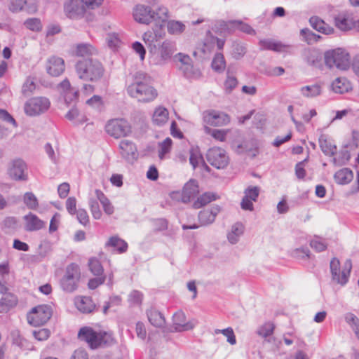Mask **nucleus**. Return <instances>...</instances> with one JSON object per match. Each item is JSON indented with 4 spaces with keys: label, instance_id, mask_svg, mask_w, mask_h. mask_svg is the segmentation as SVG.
<instances>
[{
    "label": "nucleus",
    "instance_id": "obj_1",
    "mask_svg": "<svg viewBox=\"0 0 359 359\" xmlns=\"http://www.w3.org/2000/svg\"><path fill=\"white\" fill-rule=\"evenodd\" d=\"M128 94L139 102H149L157 97V91L149 84V77L143 72H137L133 82L127 87Z\"/></svg>",
    "mask_w": 359,
    "mask_h": 359
},
{
    "label": "nucleus",
    "instance_id": "obj_2",
    "mask_svg": "<svg viewBox=\"0 0 359 359\" xmlns=\"http://www.w3.org/2000/svg\"><path fill=\"white\" fill-rule=\"evenodd\" d=\"M75 69L80 79L91 82L100 81L104 72L101 62L92 58L79 60L75 65Z\"/></svg>",
    "mask_w": 359,
    "mask_h": 359
},
{
    "label": "nucleus",
    "instance_id": "obj_3",
    "mask_svg": "<svg viewBox=\"0 0 359 359\" xmlns=\"http://www.w3.org/2000/svg\"><path fill=\"white\" fill-rule=\"evenodd\" d=\"M78 337L86 342L92 349L102 346H109L114 342L111 333L104 331L96 332L90 327H81L79 331Z\"/></svg>",
    "mask_w": 359,
    "mask_h": 359
},
{
    "label": "nucleus",
    "instance_id": "obj_4",
    "mask_svg": "<svg viewBox=\"0 0 359 359\" xmlns=\"http://www.w3.org/2000/svg\"><path fill=\"white\" fill-rule=\"evenodd\" d=\"M332 281L341 286H344L348 281L350 273L352 269L351 259H346L344 263L343 269H341L339 260L334 257L330 263Z\"/></svg>",
    "mask_w": 359,
    "mask_h": 359
},
{
    "label": "nucleus",
    "instance_id": "obj_5",
    "mask_svg": "<svg viewBox=\"0 0 359 359\" xmlns=\"http://www.w3.org/2000/svg\"><path fill=\"white\" fill-rule=\"evenodd\" d=\"M350 55L342 48L328 50L325 53V62L327 67L346 70L350 67Z\"/></svg>",
    "mask_w": 359,
    "mask_h": 359
},
{
    "label": "nucleus",
    "instance_id": "obj_6",
    "mask_svg": "<svg viewBox=\"0 0 359 359\" xmlns=\"http://www.w3.org/2000/svg\"><path fill=\"white\" fill-rule=\"evenodd\" d=\"M80 278L81 271L79 265L72 263L65 269V274L60 281V287L66 292H72L77 289Z\"/></svg>",
    "mask_w": 359,
    "mask_h": 359
},
{
    "label": "nucleus",
    "instance_id": "obj_7",
    "mask_svg": "<svg viewBox=\"0 0 359 359\" xmlns=\"http://www.w3.org/2000/svg\"><path fill=\"white\" fill-rule=\"evenodd\" d=\"M52 309L50 306L43 304L34 307L27 315L28 323L34 326L39 327L46 323L52 316Z\"/></svg>",
    "mask_w": 359,
    "mask_h": 359
},
{
    "label": "nucleus",
    "instance_id": "obj_8",
    "mask_svg": "<svg viewBox=\"0 0 359 359\" xmlns=\"http://www.w3.org/2000/svg\"><path fill=\"white\" fill-rule=\"evenodd\" d=\"M105 130L108 135L116 139L128 136L131 133L130 125L123 118L109 121L105 126Z\"/></svg>",
    "mask_w": 359,
    "mask_h": 359
},
{
    "label": "nucleus",
    "instance_id": "obj_9",
    "mask_svg": "<svg viewBox=\"0 0 359 359\" xmlns=\"http://www.w3.org/2000/svg\"><path fill=\"white\" fill-rule=\"evenodd\" d=\"M50 101L44 97H36L29 100L25 104L26 114L33 116L39 115L48 109Z\"/></svg>",
    "mask_w": 359,
    "mask_h": 359
},
{
    "label": "nucleus",
    "instance_id": "obj_10",
    "mask_svg": "<svg viewBox=\"0 0 359 359\" xmlns=\"http://www.w3.org/2000/svg\"><path fill=\"white\" fill-rule=\"evenodd\" d=\"M207 161L217 169L224 168L229 163V157L224 149L220 147L210 149L206 154Z\"/></svg>",
    "mask_w": 359,
    "mask_h": 359
},
{
    "label": "nucleus",
    "instance_id": "obj_11",
    "mask_svg": "<svg viewBox=\"0 0 359 359\" xmlns=\"http://www.w3.org/2000/svg\"><path fill=\"white\" fill-rule=\"evenodd\" d=\"M64 9L67 17L72 19L83 17L88 10L82 0H69L65 2Z\"/></svg>",
    "mask_w": 359,
    "mask_h": 359
},
{
    "label": "nucleus",
    "instance_id": "obj_12",
    "mask_svg": "<svg viewBox=\"0 0 359 359\" xmlns=\"http://www.w3.org/2000/svg\"><path fill=\"white\" fill-rule=\"evenodd\" d=\"M203 120L208 125L219 127L227 125L230 122L231 118L224 112L211 110L204 112Z\"/></svg>",
    "mask_w": 359,
    "mask_h": 359
},
{
    "label": "nucleus",
    "instance_id": "obj_13",
    "mask_svg": "<svg viewBox=\"0 0 359 359\" xmlns=\"http://www.w3.org/2000/svg\"><path fill=\"white\" fill-rule=\"evenodd\" d=\"M219 25L222 29L229 32H232L238 29L250 35H255L256 34L255 30L250 25L241 20H221L219 22Z\"/></svg>",
    "mask_w": 359,
    "mask_h": 359
},
{
    "label": "nucleus",
    "instance_id": "obj_14",
    "mask_svg": "<svg viewBox=\"0 0 359 359\" xmlns=\"http://www.w3.org/2000/svg\"><path fill=\"white\" fill-rule=\"evenodd\" d=\"M133 17L137 22L148 25L154 20V11L148 6L139 4L133 9Z\"/></svg>",
    "mask_w": 359,
    "mask_h": 359
},
{
    "label": "nucleus",
    "instance_id": "obj_15",
    "mask_svg": "<svg viewBox=\"0 0 359 359\" xmlns=\"http://www.w3.org/2000/svg\"><path fill=\"white\" fill-rule=\"evenodd\" d=\"M65 69V61L57 56L49 57L46 62V72L52 76H58L62 74Z\"/></svg>",
    "mask_w": 359,
    "mask_h": 359
},
{
    "label": "nucleus",
    "instance_id": "obj_16",
    "mask_svg": "<svg viewBox=\"0 0 359 359\" xmlns=\"http://www.w3.org/2000/svg\"><path fill=\"white\" fill-rule=\"evenodd\" d=\"M199 193L198 185L195 180H190L187 182L181 194L182 202L187 203L194 199Z\"/></svg>",
    "mask_w": 359,
    "mask_h": 359
},
{
    "label": "nucleus",
    "instance_id": "obj_17",
    "mask_svg": "<svg viewBox=\"0 0 359 359\" xmlns=\"http://www.w3.org/2000/svg\"><path fill=\"white\" fill-rule=\"evenodd\" d=\"M173 330L172 332H182L190 330L194 328V325L191 322L186 321L185 314L179 311L176 312L172 316Z\"/></svg>",
    "mask_w": 359,
    "mask_h": 359
},
{
    "label": "nucleus",
    "instance_id": "obj_18",
    "mask_svg": "<svg viewBox=\"0 0 359 359\" xmlns=\"http://www.w3.org/2000/svg\"><path fill=\"white\" fill-rule=\"evenodd\" d=\"M26 168L25 163L21 159H17L13 161L11 167L8 169L9 176L15 180H25L27 179L25 174Z\"/></svg>",
    "mask_w": 359,
    "mask_h": 359
},
{
    "label": "nucleus",
    "instance_id": "obj_19",
    "mask_svg": "<svg viewBox=\"0 0 359 359\" xmlns=\"http://www.w3.org/2000/svg\"><path fill=\"white\" fill-rule=\"evenodd\" d=\"M121 154L128 161H133L137 158V148L135 144L129 140H121L119 144Z\"/></svg>",
    "mask_w": 359,
    "mask_h": 359
},
{
    "label": "nucleus",
    "instance_id": "obj_20",
    "mask_svg": "<svg viewBox=\"0 0 359 359\" xmlns=\"http://www.w3.org/2000/svg\"><path fill=\"white\" fill-rule=\"evenodd\" d=\"M334 24L338 29L344 32L352 29L359 32V20H353L344 16H337L334 18Z\"/></svg>",
    "mask_w": 359,
    "mask_h": 359
},
{
    "label": "nucleus",
    "instance_id": "obj_21",
    "mask_svg": "<svg viewBox=\"0 0 359 359\" xmlns=\"http://www.w3.org/2000/svg\"><path fill=\"white\" fill-rule=\"evenodd\" d=\"M25 221V229L27 231H35L43 229L45 222L40 219L36 215L29 213L24 217Z\"/></svg>",
    "mask_w": 359,
    "mask_h": 359
},
{
    "label": "nucleus",
    "instance_id": "obj_22",
    "mask_svg": "<svg viewBox=\"0 0 359 359\" xmlns=\"http://www.w3.org/2000/svg\"><path fill=\"white\" fill-rule=\"evenodd\" d=\"M310 25L318 32L329 35L334 33L332 27L327 24L323 20L318 16H312L309 19Z\"/></svg>",
    "mask_w": 359,
    "mask_h": 359
},
{
    "label": "nucleus",
    "instance_id": "obj_23",
    "mask_svg": "<svg viewBox=\"0 0 359 359\" xmlns=\"http://www.w3.org/2000/svg\"><path fill=\"white\" fill-rule=\"evenodd\" d=\"M220 211L219 206L212 207L211 209H206L200 211L198 214V220L201 226H205L212 224L217 214Z\"/></svg>",
    "mask_w": 359,
    "mask_h": 359
},
{
    "label": "nucleus",
    "instance_id": "obj_24",
    "mask_svg": "<svg viewBox=\"0 0 359 359\" xmlns=\"http://www.w3.org/2000/svg\"><path fill=\"white\" fill-rule=\"evenodd\" d=\"M147 316L149 323L154 327H163L165 324L163 315L155 309L151 308L147 310Z\"/></svg>",
    "mask_w": 359,
    "mask_h": 359
},
{
    "label": "nucleus",
    "instance_id": "obj_25",
    "mask_svg": "<svg viewBox=\"0 0 359 359\" xmlns=\"http://www.w3.org/2000/svg\"><path fill=\"white\" fill-rule=\"evenodd\" d=\"M176 50L175 43L170 41H164L159 48V55L161 60L163 62L171 58L172 54Z\"/></svg>",
    "mask_w": 359,
    "mask_h": 359
},
{
    "label": "nucleus",
    "instance_id": "obj_26",
    "mask_svg": "<svg viewBox=\"0 0 359 359\" xmlns=\"http://www.w3.org/2000/svg\"><path fill=\"white\" fill-rule=\"evenodd\" d=\"M18 303L17 297L11 293H6L0 299V313H6Z\"/></svg>",
    "mask_w": 359,
    "mask_h": 359
},
{
    "label": "nucleus",
    "instance_id": "obj_27",
    "mask_svg": "<svg viewBox=\"0 0 359 359\" xmlns=\"http://www.w3.org/2000/svg\"><path fill=\"white\" fill-rule=\"evenodd\" d=\"M334 178L339 184H347L352 181L353 172L349 168H342L335 172Z\"/></svg>",
    "mask_w": 359,
    "mask_h": 359
},
{
    "label": "nucleus",
    "instance_id": "obj_28",
    "mask_svg": "<svg viewBox=\"0 0 359 359\" xmlns=\"http://www.w3.org/2000/svg\"><path fill=\"white\" fill-rule=\"evenodd\" d=\"M332 89L336 93L343 94L351 90V86L346 78H337L332 83Z\"/></svg>",
    "mask_w": 359,
    "mask_h": 359
},
{
    "label": "nucleus",
    "instance_id": "obj_29",
    "mask_svg": "<svg viewBox=\"0 0 359 359\" xmlns=\"http://www.w3.org/2000/svg\"><path fill=\"white\" fill-rule=\"evenodd\" d=\"M319 145L322 151L326 156H332L337 154L336 145L329 142L325 135H321L320 136Z\"/></svg>",
    "mask_w": 359,
    "mask_h": 359
},
{
    "label": "nucleus",
    "instance_id": "obj_30",
    "mask_svg": "<svg viewBox=\"0 0 359 359\" xmlns=\"http://www.w3.org/2000/svg\"><path fill=\"white\" fill-rule=\"evenodd\" d=\"M75 304L77 309L83 313H91L95 308L93 300L88 297H83L77 299Z\"/></svg>",
    "mask_w": 359,
    "mask_h": 359
},
{
    "label": "nucleus",
    "instance_id": "obj_31",
    "mask_svg": "<svg viewBox=\"0 0 359 359\" xmlns=\"http://www.w3.org/2000/svg\"><path fill=\"white\" fill-rule=\"evenodd\" d=\"M96 198L100 202L102 205L104 212L108 215H112L114 211V208L108 198L100 189H96L95 191Z\"/></svg>",
    "mask_w": 359,
    "mask_h": 359
},
{
    "label": "nucleus",
    "instance_id": "obj_32",
    "mask_svg": "<svg viewBox=\"0 0 359 359\" xmlns=\"http://www.w3.org/2000/svg\"><path fill=\"white\" fill-rule=\"evenodd\" d=\"M168 111L163 107H157L153 114L152 121L157 126L164 125L168 119Z\"/></svg>",
    "mask_w": 359,
    "mask_h": 359
},
{
    "label": "nucleus",
    "instance_id": "obj_33",
    "mask_svg": "<svg viewBox=\"0 0 359 359\" xmlns=\"http://www.w3.org/2000/svg\"><path fill=\"white\" fill-rule=\"evenodd\" d=\"M261 49L271 50L276 52H282L285 50L287 46L281 43L280 42H276L271 39H264L259 41Z\"/></svg>",
    "mask_w": 359,
    "mask_h": 359
},
{
    "label": "nucleus",
    "instance_id": "obj_34",
    "mask_svg": "<svg viewBox=\"0 0 359 359\" xmlns=\"http://www.w3.org/2000/svg\"><path fill=\"white\" fill-rule=\"evenodd\" d=\"M96 53V50L89 43L78 44L76 49V55L79 57L90 58L89 56Z\"/></svg>",
    "mask_w": 359,
    "mask_h": 359
},
{
    "label": "nucleus",
    "instance_id": "obj_35",
    "mask_svg": "<svg viewBox=\"0 0 359 359\" xmlns=\"http://www.w3.org/2000/svg\"><path fill=\"white\" fill-rule=\"evenodd\" d=\"M217 199V195L212 192H205L200 196L197 200L194 203V208L198 209L206 204L215 201Z\"/></svg>",
    "mask_w": 359,
    "mask_h": 359
},
{
    "label": "nucleus",
    "instance_id": "obj_36",
    "mask_svg": "<svg viewBox=\"0 0 359 359\" xmlns=\"http://www.w3.org/2000/svg\"><path fill=\"white\" fill-rule=\"evenodd\" d=\"M244 227L241 223H236L231 227V231L228 233L227 238L231 244H236L239 237L243 233Z\"/></svg>",
    "mask_w": 359,
    "mask_h": 359
},
{
    "label": "nucleus",
    "instance_id": "obj_37",
    "mask_svg": "<svg viewBox=\"0 0 359 359\" xmlns=\"http://www.w3.org/2000/svg\"><path fill=\"white\" fill-rule=\"evenodd\" d=\"M107 246H111L116 248L120 253L125 252L128 248V244L118 236H112L106 243Z\"/></svg>",
    "mask_w": 359,
    "mask_h": 359
},
{
    "label": "nucleus",
    "instance_id": "obj_38",
    "mask_svg": "<svg viewBox=\"0 0 359 359\" xmlns=\"http://www.w3.org/2000/svg\"><path fill=\"white\" fill-rule=\"evenodd\" d=\"M301 93L306 97H316L321 93V86L319 84L306 86L301 88Z\"/></svg>",
    "mask_w": 359,
    "mask_h": 359
},
{
    "label": "nucleus",
    "instance_id": "obj_39",
    "mask_svg": "<svg viewBox=\"0 0 359 359\" xmlns=\"http://www.w3.org/2000/svg\"><path fill=\"white\" fill-rule=\"evenodd\" d=\"M211 65L214 71L218 73L222 72L226 67V62L223 54L220 53L215 54Z\"/></svg>",
    "mask_w": 359,
    "mask_h": 359
},
{
    "label": "nucleus",
    "instance_id": "obj_40",
    "mask_svg": "<svg viewBox=\"0 0 359 359\" xmlns=\"http://www.w3.org/2000/svg\"><path fill=\"white\" fill-rule=\"evenodd\" d=\"M189 153V162L191 165L193 166L194 169H195L199 165L200 163L205 164L203 156L201 154L199 149L198 147H192L190 149Z\"/></svg>",
    "mask_w": 359,
    "mask_h": 359
},
{
    "label": "nucleus",
    "instance_id": "obj_41",
    "mask_svg": "<svg viewBox=\"0 0 359 359\" xmlns=\"http://www.w3.org/2000/svg\"><path fill=\"white\" fill-rule=\"evenodd\" d=\"M246 53V47L239 42H233L231 46V55L236 60L241 59Z\"/></svg>",
    "mask_w": 359,
    "mask_h": 359
},
{
    "label": "nucleus",
    "instance_id": "obj_42",
    "mask_svg": "<svg viewBox=\"0 0 359 359\" xmlns=\"http://www.w3.org/2000/svg\"><path fill=\"white\" fill-rule=\"evenodd\" d=\"M345 321L350 325L359 340V318L351 313L345 315Z\"/></svg>",
    "mask_w": 359,
    "mask_h": 359
},
{
    "label": "nucleus",
    "instance_id": "obj_43",
    "mask_svg": "<svg viewBox=\"0 0 359 359\" xmlns=\"http://www.w3.org/2000/svg\"><path fill=\"white\" fill-rule=\"evenodd\" d=\"M185 77L188 79H198L201 76V73L198 69H195L190 63L185 66L180 67Z\"/></svg>",
    "mask_w": 359,
    "mask_h": 359
},
{
    "label": "nucleus",
    "instance_id": "obj_44",
    "mask_svg": "<svg viewBox=\"0 0 359 359\" xmlns=\"http://www.w3.org/2000/svg\"><path fill=\"white\" fill-rule=\"evenodd\" d=\"M350 152L347 149V147H345V148L339 151L338 158H333V163L337 165H343L346 164L350 160Z\"/></svg>",
    "mask_w": 359,
    "mask_h": 359
},
{
    "label": "nucleus",
    "instance_id": "obj_45",
    "mask_svg": "<svg viewBox=\"0 0 359 359\" xmlns=\"http://www.w3.org/2000/svg\"><path fill=\"white\" fill-rule=\"evenodd\" d=\"M238 81L237 79L230 74L228 69L226 72V79L224 81V90L226 94H230L232 90L238 86Z\"/></svg>",
    "mask_w": 359,
    "mask_h": 359
},
{
    "label": "nucleus",
    "instance_id": "obj_46",
    "mask_svg": "<svg viewBox=\"0 0 359 359\" xmlns=\"http://www.w3.org/2000/svg\"><path fill=\"white\" fill-rule=\"evenodd\" d=\"M204 130L205 133L210 135L215 140L224 142L226 140V135L228 130L212 129L208 126H204Z\"/></svg>",
    "mask_w": 359,
    "mask_h": 359
},
{
    "label": "nucleus",
    "instance_id": "obj_47",
    "mask_svg": "<svg viewBox=\"0 0 359 359\" xmlns=\"http://www.w3.org/2000/svg\"><path fill=\"white\" fill-rule=\"evenodd\" d=\"M88 266L90 271L93 275L97 276H102L104 269L101 263L97 259L90 258L88 261Z\"/></svg>",
    "mask_w": 359,
    "mask_h": 359
},
{
    "label": "nucleus",
    "instance_id": "obj_48",
    "mask_svg": "<svg viewBox=\"0 0 359 359\" xmlns=\"http://www.w3.org/2000/svg\"><path fill=\"white\" fill-rule=\"evenodd\" d=\"M185 25L180 22L175 20L169 21L168 23V31L172 34H179L184 32Z\"/></svg>",
    "mask_w": 359,
    "mask_h": 359
},
{
    "label": "nucleus",
    "instance_id": "obj_49",
    "mask_svg": "<svg viewBox=\"0 0 359 359\" xmlns=\"http://www.w3.org/2000/svg\"><path fill=\"white\" fill-rule=\"evenodd\" d=\"M26 28L34 32H39L42 29L41 22L39 18H28L24 22Z\"/></svg>",
    "mask_w": 359,
    "mask_h": 359
},
{
    "label": "nucleus",
    "instance_id": "obj_50",
    "mask_svg": "<svg viewBox=\"0 0 359 359\" xmlns=\"http://www.w3.org/2000/svg\"><path fill=\"white\" fill-rule=\"evenodd\" d=\"M24 203L28 208L35 210L39 206L36 197L32 192H27L24 196Z\"/></svg>",
    "mask_w": 359,
    "mask_h": 359
},
{
    "label": "nucleus",
    "instance_id": "obj_51",
    "mask_svg": "<svg viewBox=\"0 0 359 359\" xmlns=\"http://www.w3.org/2000/svg\"><path fill=\"white\" fill-rule=\"evenodd\" d=\"M88 203L93 218L95 219H100L102 213L100 210L97 199L90 198Z\"/></svg>",
    "mask_w": 359,
    "mask_h": 359
},
{
    "label": "nucleus",
    "instance_id": "obj_52",
    "mask_svg": "<svg viewBox=\"0 0 359 359\" xmlns=\"http://www.w3.org/2000/svg\"><path fill=\"white\" fill-rule=\"evenodd\" d=\"M172 145V140L170 137H167L162 142L159 143V151H158V157L161 159L164 158L165 154L170 152Z\"/></svg>",
    "mask_w": 359,
    "mask_h": 359
},
{
    "label": "nucleus",
    "instance_id": "obj_53",
    "mask_svg": "<svg viewBox=\"0 0 359 359\" xmlns=\"http://www.w3.org/2000/svg\"><path fill=\"white\" fill-rule=\"evenodd\" d=\"M274 327V325L272 323H266L259 328L257 334L266 338L273 334Z\"/></svg>",
    "mask_w": 359,
    "mask_h": 359
},
{
    "label": "nucleus",
    "instance_id": "obj_54",
    "mask_svg": "<svg viewBox=\"0 0 359 359\" xmlns=\"http://www.w3.org/2000/svg\"><path fill=\"white\" fill-rule=\"evenodd\" d=\"M306 60L310 65L318 66L321 60V57L317 52L309 50L306 55Z\"/></svg>",
    "mask_w": 359,
    "mask_h": 359
},
{
    "label": "nucleus",
    "instance_id": "obj_55",
    "mask_svg": "<svg viewBox=\"0 0 359 359\" xmlns=\"http://www.w3.org/2000/svg\"><path fill=\"white\" fill-rule=\"evenodd\" d=\"M36 88V84L33 79L27 78L22 86V93L25 96L30 95Z\"/></svg>",
    "mask_w": 359,
    "mask_h": 359
},
{
    "label": "nucleus",
    "instance_id": "obj_56",
    "mask_svg": "<svg viewBox=\"0 0 359 359\" xmlns=\"http://www.w3.org/2000/svg\"><path fill=\"white\" fill-rule=\"evenodd\" d=\"M169 18L168 9L165 6H159L158 9L154 11V20L158 19L164 22Z\"/></svg>",
    "mask_w": 359,
    "mask_h": 359
},
{
    "label": "nucleus",
    "instance_id": "obj_57",
    "mask_svg": "<svg viewBox=\"0 0 359 359\" xmlns=\"http://www.w3.org/2000/svg\"><path fill=\"white\" fill-rule=\"evenodd\" d=\"M106 41L108 46L111 49H116L119 47L121 40L118 38V34L115 33H109L106 37Z\"/></svg>",
    "mask_w": 359,
    "mask_h": 359
},
{
    "label": "nucleus",
    "instance_id": "obj_58",
    "mask_svg": "<svg viewBox=\"0 0 359 359\" xmlns=\"http://www.w3.org/2000/svg\"><path fill=\"white\" fill-rule=\"evenodd\" d=\"M215 333H222L227 338V341L231 344L234 345L236 343V337L233 332V330L231 327H228L224 330H216Z\"/></svg>",
    "mask_w": 359,
    "mask_h": 359
},
{
    "label": "nucleus",
    "instance_id": "obj_59",
    "mask_svg": "<svg viewBox=\"0 0 359 359\" xmlns=\"http://www.w3.org/2000/svg\"><path fill=\"white\" fill-rule=\"evenodd\" d=\"M259 194V188L258 187H249L245 191V197L252 201H256Z\"/></svg>",
    "mask_w": 359,
    "mask_h": 359
},
{
    "label": "nucleus",
    "instance_id": "obj_60",
    "mask_svg": "<svg viewBox=\"0 0 359 359\" xmlns=\"http://www.w3.org/2000/svg\"><path fill=\"white\" fill-rule=\"evenodd\" d=\"M86 104L93 108L100 109L103 106L102 98L100 95H93L86 101Z\"/></svg>",
    "mask_w": 359,
    "mask_h": 359
},
{
    "label": "nucleus",
    "instance_id": "obj_61",
    "mask_svg": "<svg viewBox=\"0 0 359 359\" xmlns=\"http://www.w3.org/2000/svg\"><path fill=\"white\" fill-rule=\"evenodd\" d=\"M24 0H11L8 8L13 13H18L24 9Z\"/></svg>",
    "mask_w": 359,
    "mask_h": 359
},
{
    "label": "nucleus",
    "instance_id": "obj_62",
    "mask_svg": "<svg viewBox=\"0 0 359 359\" xmlns=\"http://www.w3.org/2000/svg\"><path fill=\"white\" fill-rule=\"evenodd\" d=\"M142 297L143 295L140 292L133 290L128 296V301L133 304H140L142 301Z\"/></svg>",
    "mask_w": 359,
    "mask_h": 359
},
{
    "label": "nucleus",
    "instance_id": "obj_63",
    "mask_svg": "<svg viewBox=\"0 0 359 359\" xmlns=\"http://www.w3.org/2000/svg\"><path fill=\"white\" fill-rule=\"evenodd\" d=\"M24 9L28 13L32 14L37 11L36 0H24Z\"/></svg>",
    "mask_w": 359,
    "mask_h": 359
},
{
    "label": "nucleus",
    "instance_id": "obj_64",
    "mask_svg": "<svg viewBox=\"0 0 359 359\" xmlns=\"http://www.w3.org/2000/svg\"><path fill=\"white\" fill-rule=\"evenodd\" d=\"M78 221L83 225H86L89 222V217L86 210L79 209L76 212Z\"/></svg>",
    "mask_w": 359,
    "mask_h": 359
}]
</instances>
